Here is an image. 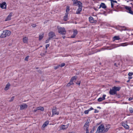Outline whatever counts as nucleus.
<instances>
[{
  "label": "nucleus",
  "mask_w": 133,
  "mask_h": 133,
  "mask_svg": "<svg viewBox=\"0 0 133 133\" xmlns=\"http://www.w3.org/2000/svg\"><path fill=\"white\" fill-rule=\"evenodd\" d=\"M72 1H73V5H75V4H77V2H78V1H77V0H72Z\"/></svg>",
  "instance_id": "obj_30"
},
{
  "label": "nucleus",
  "mask_w": 133,
  "mask_h": 133,
  "mask_svg": "<svg viewBox=\"0 0 133 133\" xmlns=\"http://www.w3.org/2000/svg\"><path fill=\"white\" fill-rule=\"evenodd\" d=\"M49 121H45L43 124V125L42 126V127L43 128H44L47 126V125L49 123Z\"/></svg>",
  "instance_id": "obj_16"
},
{
  "label": "nucleus",
  "mask_w": 133,
  "mask_h": 133,
  "mask_svg": "<svg viewBox=\"0 0 133 133\" xmlns=\"http://www.w3.org/2000/svg\"><path fill=\"white\" fill-rule=\"evenodd\" d=\"M0 7L3 9H6V4L5 2H3L1 4H0Z\"/></svg>",
  "instance_id": "obj_8"
},
{
  "label": "nucleus",
  "mask_w": 133,
  "mask_h": 133,
  "mask_svg": "<svg viewBox=\"0 0 133 133\" xmlns=\"http://www.w3.org/2000/svg\"><path fill=\"white\" fill-rule=\"evenodd\" d=\"M132 75H133V73L129 72L128 74V75L129 76H131Z\"/></svg>",
  "instance_id": "obj_46"
},
{
  "label": "nucleus",
  "mask_w": 133,
  "mask_h": 133,
  "mask_svg": "<svg viewBox=\"0 0 133 133\" xmlns=\"http://www.w3.org/2000/svg\"><path fill=\"white\" fill-rule=\"evenodd\" d=\"M37 110H37V109H34V112H36V111H37Z\"/></svg>",
  "instance_id": "obj_60"
},
{
  "label": "nucleus",
  "mask_w": 133,
  "mask_h": 133,
  "mask_svg": "<svg viewBox=\"0 0 133 133\" xmlns=\"http://www.w3.org/2000/svg\"><path fill=\"white\" fill-rule=\"evenodd\" d=\"M97 108H99V109H101V108L100 107H97Z\"/></svg>",
  "instance_id": "obj_64"
},
{
  "label": "nucleus",
  "mask_w": 133,
  "mask_h": 133,
  "mask_svg": "<svg viewBox=\"0 0 133 133\" xmlns=\"http://www.w3.org/2000/svg\"><path fill=\"white\" fill-rule=\"evenodd\" d=\"M114 6L112 2H111V8H112Z\"/></svg>",
  "instance_id": "obj_55"
},
{
  "label": "nucleus",
  "mask_w": 133,
  "mask_h": 133,
  "mask_svg": "<svg viewBox=\"0 0 133 133\" xmlns=\"http://www.w3.org/2000/svg\"><path fill=\"white\" fill-rule=\"evenodd\" d=\"M127 43H122L121 44V46H125L127 45L128 44H127Z\"/></svg>",
  "instance_id": "obj_36"
},
{
  "label": "nucleus",
  "mask_w": 133,
  "mask_h": 133,
  "mask_svg": "<svg viewBox=\"0 0 133 133\" xmlns=\"http://www.w3.org/2000/svg\"><path fill=\"white\" fill-rule=\"evenodd\" d=\"M89 111L88 110H86L84 111V113L85 114H88Z\"/></svg>",
  "instance_id": "obj_41"
},
{
  "label": "nucleus",
  "mask_w": 133,
  "mask_h": 133,
  "mask_svg": "<svg viewBox=\"0 0 133 133\" xmlns=\"http://www.w3.org/2000/svg\"><path fill=\"white\" fill-rule=\"evenodd\" d=\"M77 30H75L73 32V35H72L71 36V38H74L75 37L76 35L77 34Z\"/></svg>",
  "instance_id": "obj_13"
},
{
  "label": "nucleus",
  "mask_w": 133,
  "mask_h": 133,
  "mask_svg": "<svg viewBox=\"0 0 133 133\" xmlns=\"http://www.w3.org/2000/svg\"><path fill=\"white\" fill-rule=\"evenodd\" d=\"M50 40V38H48L46 40L45 43H48Z\"/></svg>",
  "instance_id": "obj_43"
},
{
  "label": "nucleus",
  "mask_w": 133,
  "mask_h": 133,
  "mask_svg": "<svg viewBox=\"0 0 133 133\" xmlns=\"http://www.w3.org/2000/svg\"><path fill=\"white\" fill-rule=\"evenodd\" d=\"M94 129H92L91 131L90 132V133H92L94 132Z\"/></svg>",
  "instance_id": "obj_54"
},
{
  "label": "nucleus",
  "mask_w": 133,
  "mask_h": 133,
  "mask_svg": "<svg viewBox=\"0 0 133 133\" xmlns=\"http://www.w3.org/2000/svg\"><path fill=\"white\" fill-rule=\"evenodd\" d=\"M129 112L131 113H132L133 112V109L131 108L129 109Z\"/></svg>",
  "instance_id": "obj_35"
},
{
  "label": "nucleus",
  "mask_w": 133,
  "mask_h": 133,
  "mask_svg": "<svg viewBox=\"0 0 133 133\" xmlns=\"http://www.w3.org/2000/svg\"><path fill=\"white\" fill-rule=\"evenodd\" d=\"M86 133H89V129H87L86 130Z\"/></svg>",
  "instance_id": "obj_53"
},
{
  "label": "nucleus",
  "mask_w": 133,
  "mask_h": 133,
  "mask_svg": "<svg viewBox=\"0 0 133 133\" xmlns=\"http://www.w3.org/2000/svg\"><path fill=\"white\" fill-rule=\"evenodd\" d=\"M12 14L13 13L12 12L10 13L9 15L8 16V17L5 20V21H7L11 20V16H12Z\"/></svg>",
  "instance_id": "obj_9"
},
{
  "label": "nucleus",
  "mask_w": 133,
  "mask_h": 133,
  "mask_svg": "<svg viewBox=\"0 0 133 133\" xmlns=\"http://www.w3.org/2000/svg\"><path fill=\"white\" fill-rule=\"evenodd\" d=\"M28 39L27 37H24L23 39V41L24 43H27Z\"/></svg>",
  "instance_id": "obj_19"
},
{
  "label": "nucleus",
  "mask_w": 133,
  "mask_h": 133,
  "mask_svg": "<svg viewBox=\"0 0 133 133\" xmlns=\"http://www.w3.org/2000/svg\"><path fill=\"white\" fill-rule=\"evenodd\" d=\"M104 130V126L102 124L98 127L96 133H104L103 132Z\"/></svg>",
  "instance_id": "obj_3"
},
{
  "label": "nucleus",
  "mask_w": 133,
  "mask_h": 133,
  "mask_svg": "<svg viewBox=\"0 0 133 133\" xmlns=\"http://www.w3.org/2000/svg\"><path fill=\"white\" fill-rule=\"evenodd\" d=\"M49 38L51 39H55L56 35L55 33L52 31L50 32L48 35Z\"/></svg>",
  "instance_id": "obj_4"
},
{
  "label": "nucleus",
  "mask_w": 133,
  "mask_h": 133,
  "mask_svg": "<svg viewBox=\"0 0 133 133\" xmlns=\"http://www.w3.org/2000/svg\"><path fill=\"white\" fill-rule=\"evenodd\" d=\"M112 2H114V3H117V1H113Z\"/></svg>",
  "instance_id": "obj_59"
},
{
  "label": "nucleus",
  "mask_w": 133,
  "mask_h": 133,
  "mask_svg": "<svg viewBox=\"0 0 133 133\" xmlns=\"http://www.w3.org/2000/svg\"><path fill=\"white\" fill-rule=\"evenodd\" d=\"M120 45H119L118 44H112L111 45V48L110 49H112L116 48L118 46H119Z\"/></svg>",
  "instance_id": "obj_18"
},
{
  "label": "nucleus",
  "mask_w": 133,
  "mask_h": 133,
  "mask_svg": "<svg viewBox=\"0 0 133 133\" xmlns=\"http://www.w3.org/2000/svg\"><path fill=\"white\" fill-rule=\"evenodd\" d=\"M10 85L9 83H8L5 86V87L4 88V90H6L8 89L9 88V87Z\"/></svg>",
  "instance_id": "obj_22"
},
{
  "label": "nucleus",
  "mask_w": 133,
  "mask_h": 133,
  "mask_svg": "<svg viewBox=\"0 0 133 133\" xmlns=\"http://www.w3.org/2000/svg\"><path fill=\"white\" fill-rule=\"evenodd\" d=\"M69 125V124H68L67 125H65V126H66V127L67 126V128H68V126Z\"/></svg>",
  "instance_id": "obj_56"
},
{
  "label": "nucleus",
  "mask_w": 133,
  "mask_h": 133,
  "mask_svg": "<svg viewBox=\"0 0 133 133\" xmlns=\"http://www.w3.org/2000/svg\"><path fill=\"white\" fill-rule=\"evenodd\" d=\"M29 58V56H27L25 58L24 60L26 61H28V59Z\"/></svg>",
  "instance_id": "obj_40"
},
{
  "label": "nucleus",
  "mask_w": 133,
  "mask_h": 133,
  "mask_svg": "<svg viewBox=\"0 0 133 133\" xmlns=\"http://www.w3.org/2000/svg\"><path fill=\"white\" fill-rule=\"evenodd\" d=\"M98 111L96 109H95V111H94V112L96 113H97L98 112Z\"/></svg>",
  "instance_id": "obj_52"
},
{
  "label": "nucleus",
  "mask_w": 133,
  "mask_h": 133,
  "mask_svg": "<svg viewBox=\"0 0 133 133\" xmlns=\"http://www.w3.org/2000/svg\"><path fill=\"white\" fill-rule=\"evenodd\" d=\"M65 65V63H63L61 65H60V66H61V67H62L64 66Z\"/></svg>",
  "instance_id": "obj_42"
},
{
  "label": "nucleus",
  "mask_w": 133,
  "mask_h": 133,
  "mask_svg": "<svg viewBox=\"0 0 133 133\" xmlns=\"http://www.w3.org/2000/svg\"><path fill=\"white\" fill-rule=\"evenodd\" d=\"M67 126L66 127L65 125H61L60 126V129L61 130H66L67 128Z\"/></svg>",
  "instance_id": "obj_14"
},
{
  "label": "nucleus",
  "mask_w": 133,
  "mask_h": 133,
  "mask_svg": "<svg viewBox=\"0 0 133 133\" xmlns=\"http://www.w3.org/2000/svg\"><path fill=\"white\" fill-rule=\"evenodd\" d=\"M89 126L87 125H84V129L87 130V129H89Z\"/></svg>",
  "instance_id": "obj_32"
},
{
  "label": "nucleus",
  "mask_w": 133,
  "mask_h": 133,
  "mask_svg": "<svg viewBox=\"0 0 133 133\" xmlns=\"http://www.w3.org/2000/svg\"><path fill=\"white\" fill-rule=\"evenodd\" d=\"M101 7L103 9H105L107 8V6L104 3H102L100 5V6L98 8L99 9Z\"/></svg>",
  "instance_id": "obj_12"
},
{
  "label": "nucleus",
  "mask_w": 133,
  "mask_h": 133,
  "mask_svg": "<svg viewBox=\"0 0 133 133\" xmlns=\"http://www.w3.org/2000/svg\"><path fill=\"white\" fill-rule=\"evenodd\" d=\"M65 15L64 17V19L65 21H66L67 20V18L68 17V14L67 13H65Z\"/></svg>",
  "instance_id": "obj_27"
},
{
  "label": "nucleus",
  "mask_w": 133,
  "mask_h": 133,
  "mask_svg": "<svg viewBox=\"0 0 133 133\" xmlns=\"http://www.w3.org/2000/svg\"><path fill=\"white\" fill-rule=\"evenodd\" d=\"M65 37V36H63V39H64Z\"/></svg>",
  "instance_id": "obj_63"
},
{
  "label": "nucleus",
  "mask_w": 133,
  "mask_h": 133,
  "mask_svg": "<svg viewBox=\"0 0 133 133\" xmlns=\"http://www.w3.org/2000/svg\"><path fill=\"white\" fill-rule=\"evenodd\" d=\"M90 119H88L87 120V122L85 123L84 125H87L89 126V121Z\"/></svg>",
  "instance_id": "obj_29"
},
{
  "label": "nucleus",
  "mask_w": 133,
  "mask_h": 133,
  "mask_svg": "<svg viewBox=\"0 0 133 133\" xmlns=\"http://www.w3.org/2000/svg\"><path fill=\"white\" fill-rule=\"evenodd\" d=\"M60 65H58L57 66H56L54 67V68L56 70L60 66Z\"/></svg>",
  "instance_id": "obj_45"
},
{
  "label": "nucleus",
  "mask_w": 133,
  "mask_h": 133,
  "mask_svg": "<svg viewBox=\"0 0 133 133\" xmlns=\"http://www.w3.org/2000/svg\"><path fill=\"white\" fill-rule=\"evenodd\" d=\"M132 78V77H130V76H129V80L130 79H131Z\"/></svg>",
  "instance_id": "obj_62"
},
{
  "label": "nucleus",
  "mask_w": 133,
  "mask_h": 133,
  "mask_svg": "<svg viewBox=\"0 0 133 133\" xmlns=\"http://www.w3.org/2000/svg\"><path fill=\"white\" fill-rule=\"evenodd\" d=\"M73 81L71 80L69 82V83L71 85L73 84Z\"/></svg>",
  "instance_id": "obj_48"
},
{
  "label": "nucleus",
  "mask_w": 133,
  "mask_h": 133,
  "mask_svg": "<svg viewBox=\"0 0 133 133\" xmlns=\"http://www.w3.org/2000/svg\"><path fill=\"white\" fill-rule=\"evenodd\" d=\"M82 10V8H78L76 11V14H80V12Z\"/></svg>",
  "instance_id": "obj_21"
},
{
  "label": "nucleus",
  "mask_w": 133,
  "mask_h": 133,
  "mask_svg": "<svg viewBox=\"0 0 133 133\" xmlns=\"http://www.w3.org/2000/svg\"><path fill=\"white\" fill-rule=\"evenodd\" d=\"M81 82L80 81H77L76 82V84H78V85L79 86Z\"/></svg>",
  "instance_id": "obj_38"
},
{
  "label": "nucleus",
  "mask_w": 133,
  "mask_h": 133,
  "mask_svg": "<svg viewBox=\"0 0 133 133\" xmlns=\"http://www.w3.org/2000/svg\"><path fill=\"white\" fill-rule=\"evenodd\" d=\"M119 37L118 36H115L114 37L113 39L114 41L115 40H119L120 39Z\"/></svg>",
  "instance_id": "obj_25"
},
{
  "label": "nucleus",
  "mask_w": 133,
  "mask_h": 133,
  "mask_svg": "<svg viewBox=\"0 0 133 133\" xmlns=\"http://www.w3.org/2000/svg\"><path fill=\"white\" fill-rule=\"evenodd\" d=\"M89 21L91 23H95L96 22H94L93 18L91 16H90L89 18Z\"/></svg>",
  "instance_id": "obj_17"
},
{
  "label": "nucleus",
  "mask_w": 133,
  "mask_h": 133,
  "mask_svg": "<svg viewBox=\"0 0 133 133\" xmlns=\"http://www.w3.org/2000/svg\"><path fill=\"white\" fill-rule=\"evenodd\" d=\"M20 110H23L26 109L28 107V105L24 103L20 105Z\"/></svg>",
  "instance_id": "obj_7"
},
{
  "label": "nucleus",
  "mask_w": 133,
  "mask_h": 133,
  "mask_svg": "<svg viewBox=\"0 0 133 133\" xmlns=\"http://www.w3.org/2000/svg\"><path fill=\"white\" fill-rule=\"evenodd\" d=\"M49 44H47L45 46V49H46V50L47 51V48L49 46Z\"/></svg>",
  "instance_id": "obj_44"
},
{
  "label": "nucleus",
  "mask_w": 133,
  "mask_h": 133,
  "mask_svg": "<svg viewBox=\"0 0 133 133\" xmlns=\"http://www.w3.org/2000/svg\"><path fill=\"white\" fill-rule=\"evenodd\" d=\"M52 112L53 115L56 114L58 115L59 114V112H57L56 108H55V109H52Z\"/></svg>",
  "instance_id": "obj_10"
},
{
  "label": "nucleus",
  "mask_w": 133,
  "mask_h": 133,
  "mask_svg": "<svg viewBox=\"0 0 133 133\" xmlns=\"http://www.w3.org/2000/svg\"><path fill=\"white\" fill-rule=\"evenodd\" d=\"M115 95H116V96L118 98H120V97L121 96L119 94H117L116 93V94H115Z\"/></svg>",
  "instance_id": "obj_47"
},
{
  "label": "nucleus",
  "mask_w": 133,
  "mask_h": 133,
  "mask_svg": "<svg viewBox=\"0 0 133 133\" xmlns=\"http://www.w3.org/2000/svg\"><path fill=\"white\" fill-rule=\"evenodd\" d=\"M108 128H106V129H105L104 128V130H103L104 133L107 132L108 130Z\"/></svg>",
  "instance_id": "obj_39"
},
{
  "label": "nucleus",
  "mask_w": 133,
  "mask_h": 133,
  "mask_svg": "<svg viewBox=\"0 0 133 133\" xmlns=\"http://www.w3.org/2000/svg\"><path fill=\"white\" fill-rule=\"evenodd\" d=\"M133 99V97H130L129 98L128 100L129 101H130L132 100Z\"/></svg>",
  "instance_id": "obj_51"
},
{
  "label": "nucleus",
  "mask_w": 133,
  "mask_h": 133,
  "mask_svg": "<svg viewBox=\"0 0 133 133\" xmlns=\"http://www.w3.org/2000/svg\"><path fill=\"white\" fill-rule=\"evenodd\" d=\"M125 8L128 12L131 14H133V11L132 10L131 7H129L127 6H125Z\"/></svg>",
  "instance_id": "obj_5"
},
{
  "label": "nucleus",
  "mask_w": 133,
  "mask_h": 133,
  "mask_svg": "<svg viewBox=\"0 0 133 133\" xmlns=\"http://www.w3.org/2000/svg\"><path fill=\"white\" fill-rule=\"evenodd\" d=\"M31 25L33 27H35L36 26V25L35 24H32Z\"/></svg>",
  "instance_id": "obj_49"
},
{
  "label": "nucleus",
  "mask_w": 133,
  "mask_h": 133,
  "mask_svg": "<svg viewBox=\"0 0 133 133\" xmlns=\"http://www.w3.org/2000/svg\"><path fill=\"white\" fill-rule=\"evenodd\" d=\"M14 98H15V97L14 96H13L12 97L11 99L9 101V102H11L13 100H14Z\"/></svg>",
  "instance_id": "obj_37"
},
{
  "label": "nucleus",
  "mask_w": 133,
  "mask_h": 133,
  "mask_svg": "<svg viewBox=\"0 0 133 133\" xmlns=\"http://www.w3.org/2000/svg\"><path fill=\"white\" fill-rule=\"evenodd\" d=\"M106 96V95H103V97L99 98L98 99L97 101L99 102H101L105 99V97Z\"/></svg>",
  "instance_id": "obj_11"
},
{
  "label": "nucleus",
  "mask_w": 133,
  "mask_h": 133,
  "mask_svg": "<svg viewBox=\"0 0 133 133\" xmlns=\"http://www.w3.org/2000/svg\"><path fill=\"white\" fill-rule=\"evenodd\" d=\"M94 9L95 11L98 10L96 9L95 8H94Z\"/></svg>",
  "instance_id": "obj_61"
},
{
  "label": "nucleus",
  "mask_w": 133,
  "mask_h": 133,
  "mask_svg": "<svg viewBox=\"0 0 133 133\" xmlns=\"http://www.w3.org/2000/svg\"><path fill=\"white\" fill-rule=\"evenodd\" d=\"M94 109V108H92V107H91L90 108H89L88 110L89 111L91 110H93Z\"/></svg>",
  "instance_id": "obj_50"
},
{
  "label": "nucleus",
  "mask_w": 133,
  "mask_h": 133,
  "mask_svg": "<svg viewBox=\"0 0 133 133\" xmlns=\"http://www.w3.org/2000/svg\"><path fill=\"white\" fill-rule=\"evenodd\" d=\"M44 36V34H43L42 35H39V40L41 41L43 38Z\"/></svg>",
  "instance_id": "obj_28"
},
{
  "label": "nucleus",
  "mask_w": 133,
  "mask_h": 133,
  "mask_svg": "<svg viewBox=\"0 0 133 133\" xmlns=\"http://www.w3.org/2000/svg\"><path fill=\"white\" fill-rule=\"evenodd\" d=\"M11 33V32L9 30H4L1 34L0 37L2 38H3L6 37L7 36H9L10 35Z\"/></svg>",
  "instance_id": "obj_1"
},
{
  "label": "nucleus",
  "mask_w": 133,
  "mask_h": 133,
  "mask_svg": "<svg viewBox=\"0 0 133 133\" xmlns=\"http://www.w3.org/2000/svg\"><path fill=\"white\" fill-rule=\"evenodd\" d=\"M38 110H41L42 111H43L44 110V109L43 107L40 106L36 108Z\"/></svg>",
  "instance_id": "obj_23"
},
{
  "label": "nucleus",
  "mask_w": 133,
  "mask_h": 133,
  "mask_svg": "<svg viewBox=\"0 0 133 133\" xmlns=\"http://www.w3.org/2000/svg\"><path fill=\"white\" fill-rule=\"evenodd\" d=\"M113 87L116 92H117V91H119L121 88L120 87H116V86H114Z\"/></svg>",
  "instance_id": "obj_20"
},
{
  "label": "nucleus",
  "mask_w": 133,
  "mask_h": 133,
  "mask_svg": "<svg viewBox=\"0 0 133 133\" xmlns=\"http://www.w3.org/2000/svg\"><path fill=\"white\" fill-rule=\"evenodd\" d=\"M70 10V7L69 6H67L66 10V13H67L68 14H69V12Z\"/></svg>",
  "instance_id": "obj_26"
},
{
  "label": "nucleus",
  "mask_w": 133,
  "mask_h": 133,
  "mask_svg": "<svg viewBox=\"0 0 133 133\" xmlns=\"http://www.w3.org/2000/svg\"><path fill=\"white\" fill-rule=\"evenodd\" d=\"M75 6H78L79 8H82V3H81L80 2H78L77 3L75 4Z\"/></svg>",
  "instance_id": "obj_15"
},
{
  "label": "nucleus",
  "mask_w": 133,
  "mask_h": 133,
  "mask_svg": "<svg viewBox=\"0 0 133 133\" xmlns=\"http://www.w3.org/2000/svg\"><path fill=\"white\" fill-rule=\"evenodd\" d=\"M122 125L126 129H129V126L127 125L126 124L124 123H123L122 124Z\"/></svg>",
  "instance_id": "obj_24"
},
{
  "label": "nucleus",
  "mask_w": 133,
  "mask_h": 133,
  "mask_svg": "<svg viewBox=\"0 0 133 133\" xmlns=\"http://www.w3.org/2000/svg\"><path fill=\"white\" fill-rule=\"evenodd\" d=\"M47 52V51L46 50L45 51V53H41L40 55L41 56H44L46 54V53Z\"/></svg>",
  "instance_id": "obj_33"
},
{
  "label": "nucleus",
  "mask_w": 133,
  "mask_h": 133,
  "mask_svg": "<svg viewBox=\"0 0 133 133\" xmlns=\"http://www.w3.org/2000/svg\"><path fill=\"white\" fill-rule=\"evenodd\" d=\"M71 84H70L69 83L67 85V86H70V85Z\"/></svg>",
  "instance_id": "obj_57"
},
{
  "label": "nucleus",
  "mask_w": 133,
  "mask_h": 133,
  "mask_svg": "<svg viewBox=\"0 0 133 133\" xmlns=\"http://www.w3.org/2000/svg\"><path fill=\"white\" fill-rule=\"evenodd\" d=\"M116 92H117L115 91L113 87L112 89H110L109 92V93L111 95H114L116 94Z\"/></svg>",
  "instance_id": "obj_6"
},
{
  "label": "nucleus",
  "mask_w": 133,
  "mask_h": 133,
  "mask_svg": "<svg viewBox=\"0 0 133 133\" xmlns=\"http://www.w3.org/2000/svg\"><path fill=\"white\" fill-rule=\"evenodd\" d=\"M58 31L59 33L63 35H64L66 33V31L65 28H62L59 26H57Z\"/></svg>",
  "instance_id": "obj_2"
},
{
  "label": "nucleus",
  "mask_w": 133,
  "mask_h": 133,
  "mask_svg": "<svg viewBox=\"0 0 133 133\" xmlns=\"http://www.w3.org/2000/svg\"><path fill=\"white\" fill-rule=\"evenodd\" d=\"M77 77L76 76L73 77H72L71 79V80L72 81H74V80H75L77 79Z\"/></svg>",
  "instance_id": "obj_31"
},
{
  "label": "nucleus",
  "mask_w": 133,
  "mask_h": 133,
  "mask_svg": "<svg viewBox=\"0 0 133 133\" xmlns=\"http://www.w3.org/2000/svg\"><path fill=\"white\" fill-rule=\"evenodd\" d=\"M114 65L115 66H116V67H118V66L117 65V64L116 63H115L114 64Z\"/></svg>",
  "instance_id": "obj_58"
},
{
  "label": "nucleus",
  "mask_w": 133,
  "mask_h": 133,
  "mask_svg": "<svg viewBox=\"0 0 133 133\" xmlns=\"http://www.w3.org/2000/svg\"><path fill=\"white\" fill-rule=\"evenodd\" d=\"M120 28H122V29L123 30H126V28L124 26H121Z\"/></svg>",
  "instance_id": "obj_34"
}]
</instances>
